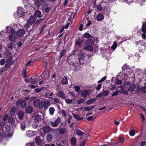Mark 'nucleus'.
<instances>
[{
    "instance_id": "obj_38",
    "label": "nucleus",
    "mask_w": 146,
    "mask_h": 146,
    "mask_svg": "<svg viewBox=\"0 0 146 146\" xmlns=\"http://www.w3.org/2000/svg\"><path fill=\"white\" fill-rule=\"evenodd\" d=\"M84 37L86 38H92V36L89 33H86L84 35Z\"/></svg>"
},
{
    "instance_id": "obj_14",
    "label": "nucleus",
    "mask_w": 146,
    "mask_h": 146,
    "mask_svg": "<svg viewBox=\"0 0 146 146\" xmlns=\"http://www.w3.org/2000/svg\"><path fill=\"white\" fill-rule=\"evenodd\" d=\"M70 141L72 146H74L76 144V139L75 137H72L70 139Z\"/></svg>"
},
{
    "instance_id": "obj_15",
    "label": "nucleus",
    "mask_w": 146,
    "mask_h": 146,
    "mask_svg": "<svg viewBox=\"0 0 146 146\" xmlns=\"http://www.w3.org/2000/svg\"><path fill=\"white\" fill-rule=\"evenodd\" d=\"M26 112L27 113H31L33 112L32 107L31 106H29L26 108Z\"/></svg>"
},
{
    "instance_id": "obj_11",
    "label": "nucleus",
    "mask_w": 146,
    "mask_h": 146,
    "mask_svg": "<svg viewBox=\"0 0 146 146\" xmlns=\"http://www.w3.org/2000/svg\"><path fill=\"white\" fill-rule=\"evenodd\" d=\"M11 64H11H9L6 62L5 66L3 68L4 71H6L9 70L10 68V66Z\"/></svg>"
},
{
    "instance_id": "obj_19",
    "label": "nucleus",
    "mask_w": 146,
    "mask_h": 146,
    "mask_svg": "<svg viewBox=\"0 0 146 146\" xmlns=\"http://www.w3.org/2000/svg\"><path fill=\"white\" fill-rule=\"evenodd\" d=\"M35 15L36 17L40 18L41 17V13L38 10H37L36 11L35 14Z\"/></svg>"
},
{
    "instance_id": "obj_54",
    "label": "nucleus",
    "mask_w": 146,
    "mask_h": 146,
    "mask_svg": "<svg viewBox=\"0 0 146 146\" xmlns=\"http://www.w3.org/2000/svg\"><path fill=\"white\" fill-rule=\"evenodd\" d=\"M119 92L118 91H117L113 93L112 94V96H114L117 95L118 94V93Z\"/></svg>"
},
{
    "instance_id": "obj_34",
    "label": "nucleus",
    "mask_w": 146,
    "mask_h": 146,
    "mask_svg": "<svg viewBox=\"0 0 146 146\" xmlns=\"http://www.w3.org/2000/svg\"><path fill=\"white\" fill-rule=\"evenodd\" d=\"M31 27H33V26L29 23L27 24H26L25 26V27L27 31V29H29V28H31Z\"/></svg>"
},
{
    "instance_id": "obj_4",
    "label": "nucleus",
    "mask_w": 146,
    "mask_h": 146,
    "mask_svg": "<svg viewBox=\"0 0 146 146\" xmlns=\"http://www.w3.org/2000/svg\"><path fill=\"white\" fill-rule=\"evenodd\" d=\"M41 103V101L40 99H35L33 103V104L34 106L35 107H38L40 108V106Z\"/></svg>"
},
{
    "instance_id": "obj_24",
    "label": "nucleus",
    "mask_w": 146,
    "mask_h": 146,
    "mask_svg": "<svg viewBox=\"0 0 146 146\" xmlns=\"http://www.w3.org/2000/svg\"><path fill=\"white\" fill-rule=\"evenodd\" d=\"M124 142V140L123 138L119 137V142H117L115 144H117L118 143H121V145H119V146H121Z\"/></svg>"
},
{
    "instance_id": "obj_31",
    "label": "nucleus",
    "mask_w": 146,
    "mask_h": 146,
    "mask_svg": "<svg viewBox=\"0 0 146 146\" xmlns=\"http://www.w3.org/2000/svg\"><path fill=\"white\" fill-rule=\"evenodd\" d=\"M103 3H101L99 5H97V9L99 10V11H101L103 10L104 9V7H102L101 6Z\"/></svg>"
},
{
    "instance_id": "obj_39",
    "label": "nucleus",
    "mask_w": 146,
    "mask_h": 146,
    "mask_svg": "<svg viewBox=\"0 0 146 146\" xmlns=\"http://www.w3.org/2000/svg\"><path fill=\"white\" fill-rule=\"evenodd\" d=\"M41 1H38V0H35V4L37 5V7H40L41 5Z\"/></svg>"
},
{
    "instance_id": "obj_23",
    "label": "nucleus",
    "mask_w": 146,
    "mask_h": 146,
    "mask_svg": "<svg viewBox=\"0 0 146 146\" xmlns=\"http://www.w3.org/2000/svg\"><path fill=\"white\" fill-rule=\"evenodd\" d=\"M36 143L38 145L42 143L41 139L39 137H36L35 139Z\"/></svg>"
},
{
    "instance_id": "obj_45",
    "label": "nucleus",
    "mask_w": 146,
    "mask_h": 146,
    "mask_svg": "<svg viewBox=\"0 0 146 146\" xmlns=\"http://www.w3.org/2000/svg\"><path fill=\"white\" fill-rule=\"evenodd\" d=\"M115 82L117 85L121 84H122V81L118 79L115 80Z\"/></svg>"
},
{
    "instance_id": "obj_21",
    "label": "nucleus",
    "mask_w": 146,
    "mask_h": 146,
    "mask_svg": "<svg viewBox=\"0 0 146 146\" xmlns=\"http://www.w3.org/2000/svg\"><path fill=\"white\" fill-rule=\"evenodd\" d=\"M26 103L25 100H23L20 102L21 107L22 108H24L26 106Z\"/></svg>"
},
{
    "instance_id": "obj_5",
    "label": "nucleus",
    "mask_w": 146,
    "mask_h": 146,
    "mask_svg": "<svg viewBox=\"0 0 146 146\" xmlns=\"http://www.w3.org/2000/svg\"><path fill=\"white\" fill-rule=\"evenodd\" d=\"M104 15L101 13H98L96 16V19L98 21H101L104 19Z\"/></svg>"
},
{
    "instance_id": "obj_44",
    "label": "nucleus",
    "mask_w": 146,
    "mask_h": 146,
    "mask_svg": "<svg viewBox=\"0 0 146 146\" xmlns=\"http://www.w3.org/2000/svg\"><path fill=\"white\" fill-rule=\"evenodd\" d=\"M129 134L131 136H134L135 134V130L133 129H131L129 132Z\"/></svg>"
},
{
    "instance_id": "obj_28",
    "label": "nucleus",
    "mask_w": 146,
    "mask_h": 146,
    "mask_svg": "<svg viewBox=\"0 0 146 146\" xmlns=\"http://www.w3.org/2000/svg\"><path fill=\"white\" fill-rule=\"evenodd\" d=\"M95 99H91L90 100H88L86 102V104H90L94 102L95 101Z\"/></svg>"
},
{
    "instance_id": "obj_46",
    "label": "nucleus",
    "mask_w": 146,
    "mask_h": 146,
    "mask_svg": "<svg viewBox=\"0 0 146 146\" xmlns=\"http://www.w3.org/2000/svg\"><path fill=\"white\" fill-rule=\"evenodd\" d=\"M102 92L104 96H107L108 95L109 93L107 90H103Z\"/></svg>"
},
{
    "instance_id": "obj_9",
    "label": "nucleus",
    "mask_w": 146,
    "mask_h": 146,
    "mask_svg": "<svg viewBox=\"0 0 146 146\" xmlns=\"http://www.w3.org/2000/svg\"><path fill=\"white\" fill-rule=\"evenodd\" d=\"M25 31L24 29H20L17 32V34L20 36H22L25 34Z\"/></svg>"
},
{
    "instance_id": "obj_56",
    "label": "nucleus",
    "mask_w": 146,
    "mask_h": 146,
    "mask_svg": "<svg viewBox=\"0 0 146 146\" xmlns=\"http://www.w3.org/2000/svg\"><path fill=\"white\" fill-rule=\"evenodd\" d=\"M66 102L67 104H70L72 102V100L71 99H67L66 100Z\"/></svg>"
},
{
    "instance_id": "obj_12",
    "label": "nucleus",
    "mask_w": 146,
    "mask_h": 146,
    "mask_svg": "<svg viewBox=\"0 0 146 146\" xmlns=\"http://www.w3.org/2000/svg\"><path fill=\"white\" fill-rule=\"evenodd\" d=\"M51 128L47 126L44 127L43 128L44 132V133H47L51 131Z\"/></svg>"
},
{
    "instance_id": "obj_29",
    "label": "nucleus",
    "mask_w": 146,
    "mask_h": 146,
    "mask_svg": "<svg viewBox=\"0 0 146 146\" xmlns=\"http://www.w3.org/2000/svg\"><path fill=\"white\" fill-rule=\"evenodd\" d=\"M73 116L74 118L77 119V121L82 120L83 118V117H80L79 115L75 113L73 114Z\"/></svg>"
},
{
    "instance_id": "obj_41",
    "label": "nucleus",
    "mask_w": 146,
    "mask_h": 146,
    "mask_svg": "<svg viewBox=\"0 0 146 146\" xmlns=\"http://www.w3.org/2000/svg\"><path fill=\"white\" fill-rule=\"evenodd\" d=\"M9 39L12 42H13L15 40V37L13 35H10L9 36Z\"/></svg>"
},
{
    "instance_id": "obj_18",
    "label": "nucleus",
    "mask_w": 146,
    "mask_h": 146,
    "mask_svg": "<svg viewBox=\"0 0 146 146\" xmlns=\"http://www.w3.org/2000/svg\"><path fill=\"white\" fill-rule=\"evenodd\" d=\"M19 118L21 120L24 117V114L22 111H19L18 113Z\"/></svg>"
},
{
    "instance_id": "obj_59",
    "label": "nucleus",
    "mask_w": 146,
    "mask_h": 146,
    "mask_svg": "<svg viewBox=\"0 0 146 146\" xmlns=\"http://www.w3.org/2000/svg\"><path fill=\"white\" fill-rule=\"evenodd\" d=\"M102 84H99L97 86V87H96V90H99L100 88H101V86H102Z\"/></svg>"
},
{
    "instance_id": "obj_3",
    "label": "nucleus",
    "mask_w": 146,
    "mask_h": 146,
    "mask_svg": "<svg viewBox=\"0 0 146 146\" xmlns=\"http://www.w3.org/2000/svg\"><path fill=\"white\" fill-rule=\"evenodd\" d=\"M61 119L60 117H58L54 122L51 121L50 122L51 126L54 127H57L60 122Z\"/></svg>"
},
{
    "instance_id": "obj_51",
    "label": "nucleus",
    "mask_w": 146,
    "mask_h": 146,
    "mask_svg": "<svg viewBox=\"0 0 146 146\" xmlns=\"http://www.w3.org/2000/svg\"><path fill=\"white\" fill-rule=\"evenodd\" d=\"M88 42L90 44H92L94 43V41L93 40L90 39L88 40Z\"/></svg>"
},
{
    "instance_id": "obj_52",
    "label": "nucleus",
    "mask_w": 146,
    "mask_h": 146,
    "mask_svg": "<svg viewBox=\"0 0 146 146\" xmlns=\"http://www.w3.org/2000/svg\"><path fill=\"white\" fill-rule=\"evenodd\" d=\"M61 112L62 113V114L64 115V116L66 117L67 114L65 111L64 110H62Z\"/></svg>"
},
{
    "instance_id": "obj_8",
    "label": "nucleus",
    "mask_w": 146,
    "mask_h": 146,
    "mask_svg": "<svg viewBox=\"0 0 146 146\" xmlns=\"http://www.w3.org/2000/svg\"><path fill=\"white\" fill-rule=\"evenodd\" d=\"M67 131V129L65 127H62L59 129L58 132L60 134L63 135Z\"/></svg>"
},
{
    "instance_id": "obj_33",
    "label": "nucleus",
    "mask_w": 146,
    "mask_h": 146,
    "mask_svg": "<svg viewBox=\"0 0 146 146\" xmlns=\"http://www.w3.org/2000/svg\"><path fill=\"white\" fill-rule=\"evenodd\" d=\"M5 130L7 132H9L11 130V127L9 125H7L5 127Z\"/></svg>"
},
{
    "instance_id": "obj_42",
    "label": "nucleus",
    "mask_w": 146,
    "mask_h": 146,
    "mask_svg": "<svg viewBox=\"0 0 146 146\" xmlns=\"http://www.w3.org/2000/svg\"><path fill=\"white\" fill-rule=\"evenodd\" d=\"M21 129L24 130L26 128L25 123V122H22L21 124Z\"/></svg>"
},
{
    "instance_id": "obj_55",
    "label": "nucleus",
    "mask_w": 146,
    "mask_h": 146,
    "mask_svg": "<svg viewBox=\"0 0 146 146\" xmlns=\"http://www.w3.org/2000/svg\"><path fill=\"white\" fill-rule=\"evenodd\" d=\"M103 96H104L103 95L102 92L100 93H99L96 96V97L97 98H98V97H100Z\"/></svg>"
},
{
    "instance_id": "obj_32",
    "label": "nucleus",
    "mask_w": 146,
    "mask_h": 146,
    "mask_svg": "<svg viewBox=\"0 0 146 146\" xmlns=\"http://www.w3.org/2000/svg\"><path fill=\"white\" fill-rule=\"evenodd\" d=\"M135 87V86L134 84L131 85L128 88L129 91L133 92L134 90Z\"/></svg>"
},
{
    "instance_id": "obj_17",
    "label": "nucleus",
    "mask_w": 146,
    "mask_h": 146,
    "mask_svg": "<svg viewBox=\"0 0 146 146\" xmlns=\"http://www.w3.org/2000/svg\"><path fill=\"white\" fill-rule=\"evenodd\" d=\"M41 116L40 115H37L35 116V121L36 122H39L41 120Z\"/></svg>"
},
{
    "instance_id": "obj_47",
    "label": "nucleus",
    "mask_w": 146,
    "mask_h": 146,
    "mask_svg": "<svg viewBox=\"0 0 146 146\" xmlns=\"http://www.w3.org/2000/svg\"><path fill=\"white\" fill-rule=\"evenodd\" d=\"M51 98L52 99H53L54 101L56 103H61V102H60L59 100L56 98Z\"/></svg>"
},
{
    "instance_id": "obj_7",
    "label": "nucleus",
    "mask_w": 146,
    "mask_h": 146,
    "mask_svg": "<svg viewBox=\"0 0 146 146\" xmlns=\"http://www.w3.org/2000/svg\"><path fill=\"white\" fill-rule=\"evenodd\" d=\"M90 94V92L86 90H84L81 93V96L84 97H86L88 95H89Z\"/></svg>"
},
{
    "instance_id": "obj_61",
    "label": "nucleus",
    "mask_w": 146,
    "mask_h": 146,
    "mask_svg": "<svg viewBox=\"0 0 146 146\" xmlns=\"http://www.w3.org/2000/svg\"><path fill=\"white\" fill-rule=\"evenodd\" d=\"M85 141H84L82 142L80 144V146H85Z\"/></svg>"
},
{
    "instance_id": "obj_25",
    "label": "nucleus",
    "mask_w": 146,
    "mask_h": 146,
    "mask_svg": "<svg viewBox=\"0 0 146 146\" xmlns=\"http://www.w3.org/2000/svg\"><path fill=\"white\" fill-rule=\"evenodd\" d=\"M58 96L62 98H65V96L64 93L62 91H60L58 92Z\"/></svg>"
},
{
    "instance_id": "obj_13",
    "label": "nucleus",
    "mask_w": 146,
    "mask_h": 146,
    "mask_svg": "<svg viewBox=\"0 0 146 146\" xmlns=\"http://www.w3.org/2000/svg\"><path fill=\"white\" fill-rule=\"evenodd\" d=\"M61 83L62 84L66 85L68 84V79L66 76H64L61 80Z\"/></svg>"
},
{
    "instance_id": "obj_36",
    "label": "nucleus",
    "mask_w": 146,
    "mask_h": 146,
    "mask_svg": "<svg viewBox=\"0 0 146 146\" xmlns=\"http://www.w3.org/2000/svg\"><path fill=\"white\" fill-rule=\"evenodd\" d=\"M70 59V58H69L68 59V62L69 63V60ZM70 66V68H72L76 66V64L75 63H74L72 62H70V63H69Z\"/></svg>"
},
{
    "instance_id": "obj_58",
    "label": "nucleus",
    "mask_w": 146,
    "mask_h": 146,
    "mask_svg": "<svg viewBox=\"0 0 146 146\" xmlns=\"http://www.w3.org/2000/svg\"><path fill=\"white\" fill-rule=\"evenodd\" d=\"M12 60V58L11 57H9L8 59H7L6 63H8L11 64V61Z\"/></svg>"
},
{
    "instance_id": "obj_57",
    "label": "nucleus",
    "mask_w": 146,
    "mask_h": 146,
    "mask_svg": "<svg viewBox=\"0 0 146 146\" xmlns=\"http://www.w3.org/2000/svg\"><path fill=\"white\" fill-rule=\"evenodd\" d=\"M84 99H80L77 102L78 104H80L84 102Z\"/></svg>"
},
{
    "instance_id": "obj_1",
    "label": "nucleus",
    "mask_w": 146,
    "mask_h": 146,
    "mask_svg": "<svg viewBox=\"0 0 146 146\" xmlns=\"http://www.w3.org/2000/svg\"><path fill=\"white\" fill-rule=\"evenodd\" d=\"M50 105V102L48 100H43L41 101V103L40 106V108H42L43 107L45 110L48 108V107Z\"/></svg>"
},
{
    "instance_id": "obj_37",
    "label": "nucleus",
    "mask_w": 146,
    "mask_h": 146,
    "mask_svg": "<svg viewBox=\"0 0 146 146\" xmlns=\"http://www.w3.org/2000/svg\"><path fill=\"white\" fill-rule=\"evenodd\" d=\"M82 42L83 41L82 40L79 38L77 40L76 42V44L77 45H80L82 44Z\"/></svg>"
},
{
    "instance_id": "obj_26",
    "label": "nucleus",
    "mask_w": 146,
    "mask_h": 146,
    "mask_svg": "<svg viewBox=\"0 0 146 146\" xmlns=\"http://www.w3.org/2000/svg\"><path fill=\"white\" fill-rule=\"evenodd\" d=\"M15 119L12 117H9L8 119V121L9 123L11 124H12L14 123L15 122Z\"/></svg>"
},
{
    "instance_id": "obj_20",
    "label": "nucleus",
    "mask_w": 146,
    "mask_h": 146,
    "mask_svg": "<svg viewBox=\"0 0 146 146\" xmlns=\"http://www.w3.org/2000/svg\"><path fill=\"white\" fill-rule=\"evenodd\" d=\"M52 136L50 134H48L46 137L47 140L48 142H51L52 141Z\"/></svg>"
},
{
    "instance_id": "obj_50",
    "label": "nucleus",
    "mask_w": 146,
    "mask_h": 146,
    "mask_svg": "<svg viewBox=\"0 0 146 146\" xmlns=\"http://www.w3.org/2000/svg\"><path fill=\"white\" fill-rule=\"evenodd\" d=\"M141 91L143 93H145L146 92V86H144L142 87Z\"/></svg>"
},
{
    "instance_id": "obj_48",
    "label": "nucleus",
    "mask_w": 146,
    "mask_h": 146,
    "mask_svg": "<svg viewBox=\"0 0 146 146\" xmlns=\"http://www.w3.org/2000/svg\"><path fill=\"white\" fill-rule=\"evenodd\" d=\"M5 62V59L3 58L0 61V64L2 66L4 65Z\"/></svg>"
},
{
    "instance_id": "obj_30",
    "label": "nucleus",
    "mask_w": 146,
    "mask_h": 146,
    "mask_svg": "<svg viewBox=\"0 0 146 146\" xmlns=\"http://www.w3.org/2000/svg\"><path fill=\"white\" fill-rule=\"evenodd\" d=\"M95 107V106H92L86 107L84 108V109L86 111H89L93 109Z\"/></svg>"
},
{
    "instance_id": "obj_43",
    "label": "nucleus",
    "mask_w": 146,
    "mask_h": 146,
    "mask_svg": "<svg viewBox=\"0 0 146 146\" xmlns=\"http://www.w3.org/2000/svg\"><path fill=\"white\" fill-rule=\"evenodd\" d=\"M117 47V42L115 41L114 42L113 45L111 46V48L113 49H115Z\"/></svg>"
},
{
    "instance_id": "obj_35",
    "label": "nucleus",
    "mask_w": 146,
    "mask_h": 146,
    "mask_svg": "<svg viewBox=\"0 0 146 146\" xmlns=\"http://www.w3.org/2000/svg\"><path fill=\"white\" fill-rule=\"evenodd\" d=\"M76 132L77 134L79 136H82L84 134V132L81 130L79 129L76 130Z\"/></svg>"
},
{
    "instance_id": "obj_40",
    "label": "nucleus",
    "mask_w": 146,
    "mask_h": 146,
    "mask_svg": "<svg viewBox=\"0 0 146 146\" xmlns=\"http://www.w3.org/2000/svg\"><path fill=\"white\" fill-rule=\"evenodd\" d=\"M14 44L12 43H10L8 44V47L11 50H12L14 47Z\"/></svg>"
},
{
    "instance_id": "obj_60",
    "label": "nucleus",
    "mask_w": 146,
    "mask_h": 146,
    "mask_svg": "<svg viewBox=\"0 0 146 146\" xmlns=\"http://www.w3.org/2000/svg\"><path fill=\"white\" fill-rule=\"evenodd\" d=\"M86 19H87V20L88 21V23L86 25V26L87 27H88L91 24V23L90 21L88 20V19L87 18Z\"/></svg>"
},
{
    "instance_id": "obj_2",
    "label": "nucleus",
    "mask_w": 146,
    "mask_h": 146,
    "mask_svg": "<svg viewBox=\"0 0 146 146\" xmlns=\"http://www.w3.org/2000/svg\"><path fill=\"white\" fill-rule=\"evenodd\" d=\"M141 31L143 33L142 34V37L144 39H146V35L145 34H146V22L143 24L142 28Z\"/></svg>"
},
{
    "instance_id": "obj_49",
    "label": "nucleus",
    "mask_w": 146,
    "mask_h": 146,
    "mask_svg": "<svg viewBox=\"0 0 146 146\" xmlns=\"http://www.w3.org/2000/svg\"><path fill=\"white\" fill-rule=\"evenodd\" d=\"M74 88H75V91L77 92H78L80 90V88L79 86H74Z\"/></svg>"
},
{
    "instance_id": "obj_62",
    "label": "nucleus",
    "mask_w": 146,
    "mask_h": 146,
    "mask_svg": "<svg viewBox=\"0 0 146 146\" xmlns=\"http://www.w3.org/2000/svg\"><path fill=\"white\" fill-rule=\"evenodd\" d=\"M93 116H91L88 117L87 118V120L88 121H91L93 119Z\"/></svg>"
},
{
    "instance_id": "obj_27",
    "label": "nucleus",
    "mask_w": 146,
    "mask_h": 146,
    "mask_svg": "<svg viewBox=\"0 0 146 146\" xmlns=\"http://www.w3.org/2000/svg\"><path fill=\"white\" fill-rule=\"evenodd\" d=\"M54 111L55 109L53 107H50L49 109L50 114L51 115H52L54 114Z\"/></svg>"
},
{
    "instance_id": "obj_6",
    "label": "nucleus",
    "mask_w": 146,
    "mask_h": 146,
    "mask_svg": "<svg viewBox=\"0 0 146 146\" xmlns=\"http://www.w3.org/2000/svg\"><path fill=\"white\" fill-rule=\"evenodd\" d=\"M78 59L79 60V62L80 63H82L83 62H81V61H83L85 57L84 54L82 53L81 52L78 54Z\"/></svg>"
},
{
    "instance_id": "obj_63",
    "label": "nucleus",
    "mask_w": 146,
    "mask_h": 146,
    "mask_svg": "<svg viewBox=\"0 0 146 146\" xmlns=\"http://www.w3.org/2000/svg\"><path fill=\"white\" fill-rule=\"evenodd\" d=\"M142 87H141L139 86H138L137 87V91H141Z\"/></svg>"
},
{
    "instance_id": "obj_10",
    "label": "nucleus",
    "mask_w": 146,
    "mask_h": 146,
    "mask_svg": "<svg viewBox=\"0 0 146 146\" xmlns=\"http://www.w3.org/2000/svg\"><path fill=\"white\" fill-rule=\"evenodd\" d=\"M35 17L34 16H31L29 20L28 23L32 25L35 22Z\"/></svg>"
},
{
    "instance_id": "obj_16",
    "label": "nucleus",
    "mask_w": 146,
    "mask_h": 146,
    "mask_svg": "<svg viewBox=\"0 0 146 146\" xmlns=\"http://www.w3.org/2000/svg\"><path fill=\"white\" fill-rule=\"evenodd\" d=\"M84 49L85 50H88L90 51H92L93 50V46H85L84 48Z\"/></svg>"
},
{
    "instance_id": "obj_53",
    "label": "nucleus",
    "mask_w": 146,
    "mask_h": 146,
    "mask_svg": "<svg viewBox=\"0 0 146 146\" xmlns=\"http://www.w3.org/2000/svg\"><path fill=\"white\" fill-rule=\"evenodd\" d=\"M8 118V115L7 114H6L3 117V120L4 121H6Z\"/></svg>"
},
{
    "instance_id": "obj_64",
    "label": "nucleus",
    "mask_w": 146,
    "mask_h": 146,
    "mask_svg": "<svg viewBox=\"0 0 146 146\" xmlns=\"http://www.w3.org/2000/svg\"><path fill=\"white\" fill-rule=\"evenodd\" d=\"M51 8L50 7H47L45 9V11L46 12L48 13L50 9Z\"/></svg>"
},
{
    "instance_id": "obj_22",
    "label": "nucleus",
    "mask_w": 146,
    "mask_h": 146,
    "mask_svg": "<svg viewBox=\"0 0 146 146\" xmlns=\"http://www.w3.org/2000/svg\"><path fill=\"white\" fill-rule=\"evenodd\" d=\"M66 51L65 49H63L60 51V55L59 57L60 58H62L63 56L66 54Z\"/></svg>"
}]
</instances>
